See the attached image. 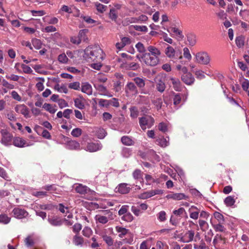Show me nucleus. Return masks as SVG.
<instances>
[{"label":"nucleus","instance_id":"393cba45","mask_svg":"<svg viewBox=\"0 0 249 249\" xmlns=\"http://www.w3.org/2000/svg\"><path fill=\"white\" fill-rule=\"evenodd\" d=\"M81 91L88 95H91L92 92V87L88 83H83L82 85Z\"/></svg>","mask_w":249,"mask_h":249},{"label":"nucleus","instance_id":"c85d7f7f","mask_svg":"<svg viewBox=\"0 0 249 249\" xmlns=\"http://www.w3.org/2000/svg\"><path fill=\"white\" fill-rule=\"evenodd\" d=\"M152 104L155 106V107L157 110H159L162 107L163 104V101L161 98H156L152 100Z\"/></svg>","mask_w":249,"mask_h":249},{"label":"nucleus","instance_id":"423d86ee","mask_svg":"<svg viewBox=\"0 0 249 249\" xmlns=\"http://www.w3.org/2000/svg\"><path fill=\"white\" fill-rule=\"evenodd\" d=\"M143 58H144V63L147 66H155L158 64L159 61V57L152 55L148 53H143Z\"/></svg>","mask_w":249,"mask_h":249},{"label":"nucleus","instance_id":"052dcab7","mask_svg":"<svg viewBox=\"0 0 249 249\" xmlns=\"http://www.w3.org/2000/svg\"><path fill=\"white\" fill-rule=\"evenodd\" d=\"M135 47L139 52L143 53H145V52L146 51V50L145 49V47L143 44L141 42H138L137 44H136Z\"/></svg>","mask_w":249,"mask_h":249},{"label":"nucleus","instance_id":"6e6552de","mask_svg":"<svg viewBox=\"0 0 249 249\" xmlns=\"http://www.w3.org/2000/svg\"><path fill=\"white\" fill-rule=\"evenodd\" d=\"M127 96L136 95L138 93V90L135 84L131 82H128L125 87Z\"/></svg>","mask_w":249,"mask_h":249},{"label":"nucleus","instance_id":"f3484780","mask_svg":"<svg viewBox=\"0 0 249 249\" xmlns=\"http://www.w3.org/2000/svg\"><path fill=\"white\" fill-rule=\"evenodd\" d=\"M13 143L15 146L18 147H23L29 145L25 140L19 137L14 138Z\"/></svg>","mask_w":249,"mask_h":249},{"label":"nucleus","instance_id":"79ce46f5","mask_svg":"<svg viewBox=\"0 0 249 249\" xmlns=\"http://www.w3.org/2000/svg\"><path fill=\"white\" fill-rule=\"evenodd\" d=\"M223 224L224 223H218L213 224L212 226L216 231L225 232L226 228L223 225Z\"/></svg>","mask_w":249,"mask_h":249},{"label":"nucleus","instance_id":"13d9d810","mask_svg":"<svg viewBox=\"0 0 249 249\" xmlns=\"http://www.w3.org/2000/svg\"><path fill=\"white\" fill-rule=\"evenodd\" d=\"M122 219L126 222H131L133 220V216L130 213H127L122 217Z\"/></svg>","mask_w":249,"mask_h":249},{"label":"nucleus","instance_id":"f8f14e48","mask_svg":"<svg viewBox=\"0 0 249 249\" xmlns=\"http://www.w3.org/2000/svg\"><path fill=\"white\" fill-rule=\"evenodd\" d=\"M194 236L195 231L190 230L184 233L180 240L183 243H189L194 240Z\"/></svg>","mask_w":249,"mask_h":249},{"label":"nucleus","instance_id":"7c9ffc66","mask_svg":"<svg viewBox=\"0 0 249 249\" xmlns=\"http://www.w3.org/2000/svg\"><path fill=\"white\" fill-rule=\"evenodd\" d=\"M156 143L162 147H165L169 145V142L164 137H161L156 141Z\"/></svg>","mask_w":249,"mask_h":249},{"label":"nucleus","instance_id":"37998d69","mask_svg":"<svg viewBox=\"0 0 249 249\" xmlns=\"http://www.w3.org/2000/svg\"><path fill=\"white\" fill-rule=\"evenodd\" d=\"M74 105L80 109L85 108V104L82 98H76L74 100Z\"/></svg>","mask_w":249,"mask_h":249},{"label":"nucleus","instance_id":"c756f323","mask_svg":"<svg viewBox=\"0 0 249 249\" xmlns=\"http://www.w3.org/2000/svg\"><path fill=\"white\" fill-rule=\"evenodd\" d=\"M24 243L27 247H32L35 243V238L33 235H29L25 239Z\"/></svg>","mask_w":249,"mask_h":249},{"label":"nucleus","instance_id":"1a4fd4ad","mask_svg":"<svg viewBox=\"0 0 249 249\" xmlns=\"http://www.w3.org/2000/svg\"><path fill=\"white\" fill-rule=\"evenodd\" d=\"M166 197L175 200H188L189 198L188 196L183 193H174L173 192L167 195Z\"/></svg>","mask_w":249,"mask_h":249},{"label":"nucleus","instance_id":"864d4df0","mask_svg":"<svg viewBox=\"0 0 249 249\" xmlns=\"http://www.w3.org/2000/svg\"><path fill=\"white\" fill-rule=\"evenodd\" d=\"M32 42L33 45L36 49L38 50L41 48L42 43L39 39L36 38L33 39Z\"/></svg>","mask_w":249,"mask_h":249},{"label":"nucleus","instance_id":"e2e57ef3","mask_svg":"<svg viewBox=\"0 0 249 249\" xmlns=\"http://www.w3.org/2000/svg\"><path fill=\"white\" fill-rule=\"evenodd\" d=\"M198 223L200 229L202 231H204L208 228V224L205 220L199 219L198 220Z\"/></svg>","mask_w":249,"mask_h":249},{"label":"nucleus","instance_id":"9d476101","mask_svg":"<svg viewBox=\"0 0 249 249\" xmlns=\"http://www.w3.org/2000/svg\"><path fill=\"white\" fill-rule=\"evenodd\" d=\"M147 19V17H138V18L131 17L126 18L125 20L123 21V23L124 25H127L130 23L142 22L146 21Z\"/></svg>","mask_w":249,"mask_h":249},{"label":"nucleus","instance_id":"9b49d317","mask_svg":"<svg viewBox=\"0 0 249 249\" xmlns=\"http://www.w3.org/2000/svg\"><path fill=\"white\" fill-rule=\"evenodd\" d=\"M12 213L14 216L18 219L24 218L28 214V213L26 211L19 208H15L13 210Z\"/></svg>","mask_w":249,"mask_h":249},{"label":"nucleus","instance_id":"a18cd8bd","mask_svg":"<svg viewBox=\"0 0 249 249\" xmlns=\"http://www.w3.org/2000/svg\"><path fill=\"white\" fill-rule=\"evenodd\" d=\"M95 6L96 7V9L98 12L100 13H103L105 11L107 10V6L104 5L100 3L96 2L95 3Z\"/></svg>","mask_w":249,"mask_h":249},{"label":"nucleus","instance_id":"a19ab883","mask_svg":"<svg viewBox=\"0 0 249 249\" xmlns=\"http://www.w3.org/2000/svg\"><path fill=\"white\" fill-rule=\"evenodd\" d=\"M67 146L69 149H78L80 147V144L75 141H71L68 142Z\"/></svg>","mask_w":249,"mask_h":249},{"label":"nucleus","instance_id":"a211bd4d","mask_svg":"<svg viewBox=\"0 0 249 249\" xmlns=\"http://www.w3.org/2000/svg\"><path fill=\"white\" fill-rule=\"evenodd\" d=\"M131 43V40L129 37H123L121 38V42H117L116 44V47L118 49L121 50L125 46L130 44Z\"/></svg>","mask_w":249,"mask_h":249},{"label":"nucleus","instance_id":"6ab92c4d","mask_svg":"<svg viewBox=\"0 0 249 249\" xmlns=\"http://www.w3.org/2000/svg\"><path fill=\"white\" fill-rule=\"evenodd\" d=\"M145 78H140L139 77H135L133 79V81L136 84L137 87L139 88L140 89H142V93L146 94V93L143 91L142 89L145 87Z\"/></svg>","mask_w":249,"mask_h":249},{"label":"nucleus","instance_id":"8fccbe9b","mask_svg":"<svg viewBox=\"0 0 249 249\" xmlns=\"http://www.w3.org/2000/svg\"><path fill=\"white\" fill-rule=\"evenodd\" d=\"M43 107L47 111H49L50 113L52 114L54 113L56 109L54 108L51 104L45 103L43 106Z\"/></svg>","mask_w":249,"mask_h":249},{"label":"nucleus","instance_id":"2eb2a0df","mask_svg":"<svg viewBox=\"0 0 249 249\" xmlns=\"http://www.w3.org/2000/svg\"><path fill=\"white\" fill-rule=\"evenodd\" d=\"M181 79V80L187 85H191L195 82V78L191 72L182 74Z\"/></svg>","mask_w":249,"mask_h":249},{"label":"nucleus","instance_id":"de8ad7c7","mask_svg":"<svg viewBox=\"0 0 249 249\" xmlns=\"http://www.w3.org/2000/svg\"><path fill=\"white\" fill-rule=\"evenodd\" d=\"M11 218L8 217L6 214H0V223L3 224H7L10 222Z\"/></svg>","mask_w":249,"mask_h":249},{"label":"nucleus","instance_id":"f03ea898","mask_svg":"<svg viewBox=\"0 0 249 249\" xmlns=\"http://www.w3.org/2000/svg\"><path fill=\"white\" fill-rule=\"evenodd\" d=\"M164 53L167 57L174 62H177L182 59V52L179 49H174L172 46L167 45Z\"/></svg>","mask_w":249,"mask_h":249},{"label":"nucleus","instance_id":"39448f33","mask_svg":"<svg viewBox=\"0 0 249 249\" xmlns=\"http://www.w3.org/2000/svg\"><path fill=\"white\" fill-rule=\"evenodd\" d=\"M1 134L0 142L5 145L10 144L13 136L12 134L7 129H1L0 131Z\"/></svg>","mask_w":249,"mask_h":249},{"label":"nucleus","instance_id":"69168bd1","mask_svg":"<svg viewBox=\"0 0 249 249\" xmlns=\"http://www.w3.org/2000/svg\"><path fill=\"white\" fill-rule=\"evenodd\" d=\"M84 20L88 24H98V21L91 19L90 17H82Z\"/></svg>","mask_w":249,"mask_h":249},{"label":"nucleus","instance_id":"aec40b11","mask_svg":"<svg viewBox=\"0 0 249 249\" xmlns=\"http://www.w3.org/2000/svg\"><path fill=\"white\" fill-rule=\"evenodd\" d=\"M102 146L98 143L90 142L87 146V150L90 152L97 151L101 149Z\"/></svg>","mask_w":249,"mask_h":249},{"label":"nucleus","instance_id":"4d7b16f0","mask_svg":"<svg viewBox=\"0 0 249 249\" xmlns=\"http://www.w3.org/2000/svg\"><path fill=\"white\" fill-rule=\"evenodd\" d=\"M61 10L62 11H64L68 14H71L73 13V10L77 11V9L75 8L74 7L71 8V7H68L66 5H63L61 8Z\"/></svg>","mask_w":249,"mask_h":249},{"label":"nucleus","instance_id":"412c9836","mask_svg":"<svg viewBox=\"0 0 249 249\" xmlns=\"http://www.w3.org/2000/svg\"><path fill=\"white\" fill-rule=\"evenodd\" d=\"M75 190L77 193L81 195H85L90 192V189L89 188L80 184L76 186Z\"/></svg>","mask_w":249,"mask_h":249},{"label":"nucleus","instance_id":"5fc2aeb1","mask_svg":"<svg viewBox=\"0 0 249 249\" xmlns=\"http://www.w3.org/2000/svg\"><path fill=\"white\" fill-rule=\"evenodd\" d=\"M103 240L106 243V244L109 246H111L113 244V240L112 238L107 235H105L103 236Z\"/></svg>","mask_w":249,"mask_h":249},{"label":"nucleus","instance_id":"bb28decb","mask_svg":"<svg viewBox=\"0 0 249 249\" xmlns=\"http://www.w3.org/2000/svg\"><path fill=\"white\" fill-rule=\"evenodd\" d=\"M170 80L173 84L174 89L176 91H180L181 89V83L178 78H170Z\"/></svg>","mask_w":249,"mask_h":249},{"label":"nucleus","instance_id":"680f3d73","mask_svg":"<svg viewBox=\"0 0 249 249\" xmlns=\"http://www.w3.org/2000/svg\"><path fill=\"white\" fill-rule=\"evenodd\" d=\"M157 216H158V219L160 222H163L166 219V213L163 211L160 212L158 213Z\"/></svg>","mask_w":249,"mask_h":249},{"label":"nucleus","instance_id":"b1692460","mask_svg":"<svg viewBox=\"0 0 249 249\" xmlns=\"http://www.w3.org/2000/svg\"><path fill=\"white\" fill-rule=\"evenodd\" d=\"M173 213L177 216L184 217L186 219L188 218L187 213L185 209L182 207L179 208L178 210H174Z\"/></svg>","mask_w":249,"mask_h":249},{"label":"nucleus","instance_id":"c03bdc74","mask_svg":"<svg viewBox=\"0 0 249 249\" xmlns=\"http://www.w3.org/2000/svg\"><path fill=\"white\" fill-rule=\"evenodd\" d=\"M130 114V116L132 119H136L138 117L139 115V111L138 109V108L135 107L133 106L129 108Z\"/></svg>","mask_w":249,"mask_h":249},{"label":"nucleus","instance_id":"4468645a","mask_svg":"<svg viewBox=\"0 0 249 249\" xmlns=\"http://www.w3.org/2000/svg\"><path fill=\"white\" fill-rule=\"evenodd\" d=\"M156 89L158 91L162 93L165 89V85L164 80L160 77H157L155 80Z\"/></svg>","mask_w":249,"mask_h":249},{"label":"nucleus","instance_id":"ddd939ff","mask_svg":"<svg viewBox=\"0 0 249 249\" xmlns=\"http://www.w3.org/2000/svg\"><path fill=\"white\" fill-rule=\"evenodd\" d=\"M15 110L18 113L21 114L26 118L28 117L29 111L28 107L25 105H17L15 107Z\"/></svg>","mask_w":249,"mask_h":249},{"label":"nucleus","instance_id":"20e7f679","mask_svg":"<svg viewBox=\"0 0 249 249\" xmlns=\"http://www.w3.org/2000/svg\"><path fill=\"white\" fill-rule=\"evenodd\" d=\"M196 61L201 65H208L211 61V57L209 53L205 51L197 53L196 54Z\"/></svg>","mask_w":249,"mask_h":249},{"label":"nucleus","instance_id":"cd10ccee","mask_svg":"<svg viewBox=\"0 0 249 249\" xmlns=\"http://www.w3.org/2000/svg\"><path fill=\"white\" fill-rule=\"evenodd\" d=\"M182 95L180 94H175L173 97V104L178 109L180 106L181 102Z\"/></svg>","mask_w":249,"mask_h":249},{"label":"nucleus","instance_id":"c9c22d12","mask_svg":"<svg viewBox=\"0 0 249 249\" xmlns=\"http://www.w3.org/2000/svg\"><path fill=\"white\" fill-rule=\"evenodd\" d=\"M115 230L116 231L119 233V236L120 238L124 237L128 231V230L120 226H116L115 227Z\"/></svg>","mask_w":249,"mask_h":249},{"label":"nucleus","instance_id":"f257e3e1","mask_svg":"<svg viewBox=\"0 0 249 249\" xmlns=\"http://www.w3.org/2000/svg\"><path fill=\"white\" fill-rule=\"evenodd\" d=\"M83 56L88 62L101 61L103 59V51L98 47L89 46L85 49Z\"/></svg>","mask_w":249,"mask_h":249},{"label":"nucleus","instance_id":"7ed1b4c3","mask_svg":"<svg viewBox=\"0 0 249 249\" xmlns=\"http://www.w3.org/2000/svg\"><path fill=\"white\" fill-rule=\"evenodd\" d=\"M139 122L141 128L145 130L146 128H150L154 125L155 120L152 116L146 115L140 117Z\"/></svg>","mask_w":249,"mask_h":249},{"label":"nucleus","instance_id":"4c0bfd02","mask_svg":"<svg viewBox=\"0 0 249 249\" xmlns=\"http://www.w3.org/2000/svg\"><path fill=\"white\" fill-rule=\"evenodd\" d=\"M89 30L88 29H83L80 30L78 36L81 41H86L88 40L87 34Z\"/></svg>","mask_w":249,"mask_h":249},{"label":"nucleus","instance_id":"e433bc0d","mask_svg":"<svg viewBox=\"0 0 249 249\" xmlns=\"http://www.w3.org/2000/svg\"><path fill=\"white\" fill-rule=\"evenodd\" d=\"M122 142L125 145L130 146L134 144V142L128 136H124L121 138Z\"/></svg>","mask_w":249,"mask_h":249},{"label":"nucleus","instance_id":"09e8293b","mask_svg":"<svg viewBox=\"0 0 249 249\" xmlns=\"http://www.w3.org/2000/svg\"><path fill=\"white\" fill-rule=\"evenodd\" d=\"M43 20L45 22H48L49 24H56L58 22V19L54 17H45Z\"/></svg>","mask_w":249,"mask_h":249},{"label":"nucleus","instance_id":"4be33fe9","mask_svg":"<svg viewBox=\"0 0 249 249\" xmlns=\"http://www.w3.org/2000/svg\"><path fill=\"white\" fill-rule=\"evenodd\" d=\"M171 31L179 39H182L184 36L182 31L176 27V25H172L170 28Z\"/></svg>","mask_w":249,"mask_h":249},{"label":"nucleus","instance_id":"58836bf2","mask_svg":"<svg viewBox=\"0 0 249 249\" xmlns=\"http://www.w3.org/2000/svg\"><path fill=\"white\" fill-rule=\"evenodd\" d=\"M95 220L96 222L103 224H106L108 221V219L107 217L100 214H97L95 216Z\"/></svg>","mask_w":249,"mask_h":249},{"label":"nucleus","instance_id":"3c124183","mask_svg":"<svg viewBox=\"0 0 249 249\" xmlns=\"http://www.w3.org/2000/svg\"><path fill=\"white\" fill-rule=\"evenodd\" d=\"M83 235L86 237H89L92 234V231L88 227H85L82 231Z\"/></svg>","mask_w":249,"mask_h":249},{"label":"nucleus","instance_id":"0e129e2a","mask_svg":"<svg viewBox=\"0 0 249 249\" xmlns=\"http://www.w3.org/2000/svg\"><path fill=\"white\" fill-rule=\"evenodd\" d=\"M152 196V194L151 192V191H150L141 194L139 196V198L144 199L150 198Z\"/></svg>","mask_w":249,"mask_h":249},{"label":"nucleus","instance_id":"473e14b6","mask_svg":"<svg viewBox=\"0 0 249 249\" xmlns=\"http://www.w3.org/2000/svg\"><path fill=\"white\" fill-rule=\"evenodd\" d=\"M187 41L190 46H194L196 43V36L193 33H189L187 35Z\"/></svg>","mask_w":249,"mask_h":249},{"label":"nucleus","instance_id":"603ef678","mask_svg":"<svg viewBox=\"0 0 249 249\" xmlns=\"http://www.w3.org/2000/svg\"><path fill=\"white\" fill-rule=\"evenodd\" d=\"M214 217L218 221V223H224V216L220 213L215 212L213 213Z\"/></svg>","mask_w":249,"mask_h":249},{"label":"nucleus","instance_id":"a878e982","mask_svg":"<svg viewBox=\"0 0 249 249\" xmlns=\"http://www.w3.org/2000/svg\"><path fill=\"white\" fill-rule=\"evenodd\" d=\"M42 188L47 191L50 192L51 193H55L57 194H60V191L57 188L56 186L54 184L45 185L43 186Z\"/></svg>","mask_w":249,"mask_h":249},{"label":"nucleus","instance_id":"5701e85b","mask_svg":"<svg viewBox=\"0 0 249 249\" xmlns=\"http://www.w3.org/2000/svg\"><path fill=\"white\" fill-rule=\"evenodd\" d=\"M127 185V184L124 183L120 184L116 188L117 192L122 194H125L129 193L130 188L129 187H128Z\"/></svg>","mask_w":249,"mask_h":249},{"label":"nucleus","instance_id":"72a5a7b5","mask_svg":"<svg viewBox=\"0 0 249 249\" xmlns=\"http://www.w3.org/2000/svg\"><path fill=\"white\" fill-rule=\"evenodd\" d=\"M48 221L53 226H60L62 224V220L58 217L49 218Z\"/></svg>","mask_w":249,"mask_h":249},{"label":"nucleus","instance_id":"ea45409f","mask_svg":"<svg viewBox=\"0 0 249 249\" xmlns=\"http://www.w3.org/2000/svg\"><path fill=\"white\" fill-rule=\"evenodd\" d=\"M235 43L238 48L243 47L245 45L244 37L242 36H237L235 38Z\"/></svg>","mask_w":249,"mask_h":249},{"label":"nucleus","instance_id":"2f4dec72","mask_svg":"<svg viewBox=\"0 0 249 249\" xmlns=\"http://www.w3.org/2000/svg\"><path fill=\"white\" fill-rule=\"evenodd\" d=\"M147 50L149 52L151 55L159 57L160 55V51L153 46H149L147 47Z\"/></svg>","mask_w":249,"mask_h":249},{"label":"nucleus","instance_id":"0eeeda50","mask_svg":"<svg viewBox=\"0 0 249 249\" xmlns=\"http://www.w3.org/2000/svg\"><path fill=\"white\" fill-rule=\"evenodd\" d=\"M121 68L126 70L136 71L140 68V65L137 62L124 61L122 62Z\"/></svg>","mask_w":249,"mask_h":249},{"label":"nucleus","instance_id":"774afa93","mask_svg":"<svg viewBox=\"0 0 249 249\" xmlns=\"http://www.w3.org/2000/svg\"><path fill=\"white\" fill-rule=\"evenodd\" d=\"M183 56L185 58L188 59L189 60H190L192 58V56L190 53L189 50L187 47H185L183 49Z\"/></svg>","mask_w":249,"mask_h":249},{"label":"nucleus","instance_id":"6e6d98bb","mask_svg":"<svg viewBox=\"0 0 249 249\" xmlns=\"http://www.w3.org/2000/svg\"><path fill=\"white\" fill-rule=\"evenodd\" d=\"M82 130L80 128H75L71 132V135L74 137H79L82 134Z\"/></svg>","mask_w":249,"mask_h":249},{"label":"nucleus","instance_id":"dca6fc26","mask_svg":"<svg viewBox=\"0 0 249 249\" xmlns=\"http://www.w3.org/2000/svg\"><path fill=\"white\" fill-rule=\"evenodd\" d=\"M191 218L197 220L199 217L200 209L195 206H192L188 210Z\"/></svg>","mask_w":249,"mask_h":249},{"label":"nucleus","instance_id":"f704fd0d","mask_svg":"<svg viewBox=\"0 0 249 249\" xmlns=\"http://www.w3.org/2000/svg\"><path fill=\"white\" fill-rule=\"evenodd\" d=\"M73 243L76 246H82L84 243V239L82 236L76 234L73 236Z\"/></svg>","mask_w":249,"mask_h":249},{"label":"nucleus","instance_id":"bf43d9fd","mask_svg":"<svg viewBox=\"0 0 249 249\" xmlns=\"http://www.w3.org/2000/svg\"><path fill=\"white\" fill-rule=\"evenodd\" d=\"M58 60L61 63H66L68 61V58L65 53H63L58 55Z\"/></svg>","mask_w":249,"mask_h":249},{"label":"nucleus","instance_id":"49530a36","mask_svg":"<svg viewBox=\"0 0 249 249\" xmlns=\"http://www.w3.org/2000/svg\"><path fill=\"white\" fill-rule=\"evenodd\" d=\"M224 203L228 207L233 206L235 203V200L231 196H227L224 200Z\"/></svg>","mask_w":249,"mask_h":249},{"label":"nucleus","instance_id":"338daca9","mask_svg":"<svg viewBox=\"0 0 249 249\" xmlns=\"http://www.w3.org/2000/svg\"><path fill=\"white\" fill-rule=\"evenodd\" d=\"M128 207H129V206L127 205L122 206L118 212V214L119 215H124L125 214H126V213H127V212Z\"/></svg>","mask_w":249,"mask_h":249}]
</instances>
